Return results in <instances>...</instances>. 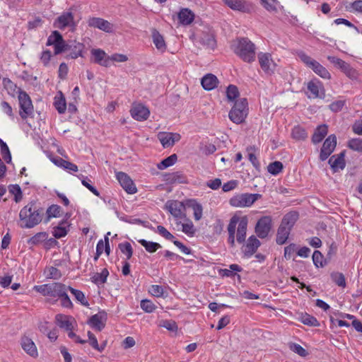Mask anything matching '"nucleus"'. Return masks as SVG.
<instances>
[{"mask_svg":"<svg viewBox=\"0 0 362 362\" xmlns=\"http://www.w3.org/2000/svg\"><path fill=\"white\" fill-rule=\"evenodd\" d=\"M45 209L37 200H32L23 206L19 213L23 228H33L42 221Z\"/></svg>","mask_w":362,"mask_h":362,"instance_id":"f257e3e1","label":"nucleus"},{"mask_svg":"<svg viewBox=\"0 0 362 362\" xmlns=\"http://www.w3.org/2000/svg\"><path fill=\"white\" fill-rule=\"evenodd\" d=\"M232 47L234 53L243 61L252 63L255 60V45L247 37L238 39Z\"/></svg>","mask_w":362,"mask_h":362,"instance_id":"f03ea898","label":"nucleus"},{"mask_svg":"<svg viewBox=\"0 0 362 362\" xmlns=\"http://www.w3.org/2000/svg\"><path fill=\"white\" fill-rule=\"evenodd\" d=\"M18 101L20 106L19 115L23 119L33 117L34 107L29 95L24 90L18 88Z\"/></svg>","mask_w":362,"mask_h":362,"instance_id":"7ed1b4c3","label":"nucleus"},{"mask_svg":"<svg viewBox=\"0 0 362 362\" xmlns=\"http://www.w3.org/2000/svg\"><path fill=\"white\" fill-rule=\"evenodd\" d=\"M262 197L260 194L243 193L237 194L230 199L229 203L235 207H248Z\"/></svg>","mask_w":362,"mask_h":362,"instance_id":"20e7f679","label":"nucleus"},{"mask_svg":"<svg viewBox=\"0 0 362 362\" xmlns=\"http://www.w3.org/2000/svg\"><path fill=\"white\" fill-rule=\"evenodd\" d=\"M272 227L271 216H264L261 217L255 226V233L259 238H265L269 235Z\"/></svg>","mask_w":362,"mask_h":362,"instance_id":"39448f33","label":"nucleus"},{"mask_svg":"<svg viewBox=\"0 0 362 362\" xmlns=\"http://www.w3.org/2000/svg\"><path fill=\"white\" fill-rule=\"evenodd\" d=\"M328 60L337 66L349 78L356 79L358 73L356 69L352 68L349 64L345 61L333 56H329Z\"/></svg>","mask_w":362,"mask_h":362,"instance_id":"423d86ee","label":"nucleus"},{"mask_svg":"<svg viewBox=\"0 0 362 362\" xmlns=\"http://www.w3.org/2000/svg\"><path fill=\"white\" fill-rule=\"evenodd\" d=\"M337 146V136L335 134L329 135L324 141L320 149V160L324 161L327 160L332 153L334 151Z\"/></svg>","mask_w":362,"mask_h":362,"instance_id":"0eeeda50","label":"nucleus"},{"mask_svg":"<svg viewBox=\"0 0 362 362\" xmlns=\"http://www.w3.org/2000/svg\"><path fill=\"white\" fill-rule=\"evenodd\" d=\"M165 209L175 218H185V206L183 202L177 200H169L165 205Z\"/></svg>","mask_w":362,"mask_h":362,"instance_id":"6e6552de","label":"nucleus"},{"mask_svg":"<svg viewBox=\"0 0 362 362\" xmlns=\"http://www.w3.org/2000/svg\"><path fill=\"white\" fill-rule=\"evenodd\" d=\"M54 26L60 30H64L66 27H71V30L75 29L76 23L74 21L73 13L71 12L63 13L55 20Z\"/></svg>","mask_w":362,"mask_h":362,"instance_id":"1a4fd4ad","label":"nucleus"},{"mask_svg":"<svg viewBox=\"0 0 362 362\" xmlns=\"http://www.w3.org/2000/svg\"><path fill=\"white\" fill-rule=\"evenodd\" d=\"M88 25L90 28H98L105 33H111L114 31V25L109 21L98 17H91L88 20Z\"/></svg>","mask_w":362,"mask_h":362,"instance_id":"9d476101","label":"nucleus"},{"mask_svg":"<svg viewBox=\"0 0 362 362\" xmlns=\"http://www.w3.org/2000/svg\"><path fill=\"white\" fill-rule=\"evenodd\" d=\"M116 177L120 185L128 194H133L137 192L134 183L127 173L118 172Z\"/></svg>","mask_w":362,"mask_h":362,"instance_id":"9b49d317","label":"nucleus"},{"mask_svg":"<svg viewBox=\"0 0 362 362\" xmlns=\"http://www.w3.org/2000/svg\"><path fill=\"white\" fill-rule=\"evenodd\" d=\"M258 59L260 67L264 73L269 75L274 74L276 64L274 63L269 53H259Z\"/></svg>","mask_w":362,"mask_h":362,"instance_id":"f8f14e48","label":"nucleus"},{"mask_svg":"<svg viewBox=\"0 0 362 362\" xmlns=\"http://www.w3.org/2000/svg\"><path fill=\"white\" fill-rule=\"evenodd\" d=\"M107 320V313L105 311H100L89 318L88 324L95 330L100 332L105 327Z\"/></svg>","mask_w":362,"mask_h":362,"instance_id":"ddd939ff","label":"nucleus"},{"mask_svg":"<svg viewBox=\"0 0 362 362\" xmlns=\"http://www.w3.org/2000/svg\"><path fill=\"white\" fill-rule=\"evenodd\" d=\"M163 180L167 184H187L189 182L187 177L181 171L165 173L163 175Z\"/></svg>","mask_w":362,"mask_h":362,"instance_id":"4468645a","label":"nucleus"},{"mask_svg":"<svg viewBox=\"0 0 362 362\" xmlns=\"http://www.w3.org/2000/svg\"><path fill=\"white\" fill-rule=\"evenodd\" d=\"M130 112L132 117L137 121L146 120L150 115L149 110L141 104L134 105Z\"/></svg>","mask_w":362,"mask_h":362,"instance_id":"2eb2a0df","label":"nucleus"},{"mask_svg":"<svg viewBox=\"0 0 362 362\" xmlns=\"http://www.w3.org/2000/svg\"><path fill=\"white\" fill-rule=\"evenodd\" d=\"M158 137L164 148L173 146L175 141L180 139L179 134L171 132H160Z\"/></svg>","mask_w":362,"mask_h":362,"instance_id":"dca6fc26","label":"nucleus"},{"mask_svg":"<svg viewBox=\"0 0 362 362\" xmlns=\"http://www.w3.org/2000/svg\"><path fill=\"white\" fill-rule=\"evenodd\" d=\"M346 151H342L337 155H333L329 159L328 163L330 165L333 171L337 172L339 169L343 170L346 166L345 161Z\"/></svg>","mask_w":362,"mask_h":362,"instance_id":"f3484780","label":"nucleus"},{"mask_svg":"<svg viewBox=\"0 0 362 362\" xmlns=\"http://www.w3.org/2000/svg\"><path fill=\"white\" fill-rule=\"evenodd\" d=\"M91 54L93 57V62L100 66L108 67L110 66V59L107 54L100 49H93Z\"/></svg>","mask_w":362,"mask_h":362,"instance_id":"a211bd4d","label":"nucleus"},{"mask_svg":"<svg viewBox=\"0 0 362 362\" xmlns=\"http://www.w3.org/2000/svg\"><path fill=\"white\" fill-rule=\"evenodd\" d=\"M230 8L243 13H249L250 6L243 0H222Z\"/></svg>","mask_w":362,"mask_h":362,"instance_id":"6ab92c4d","label":"nucleus"},{"mask_svg":"<svg viewBox=\"0 0 362 362\" xmlns=\"http://www.w3.org/2000/svg\"><path fill=\"white\" fill-rule=\"evenodd\" d=\"M23 349L30 356L36 358L38 356L37 347L31 339L23 336L21 340Z\"/></svg>","mask_w":362,"mask_h":362,"instance_id":"aec40b11","label":"nucleus"},{"mask_svg":"<svg viewBox=\"0 0 362 362\" xmlns=\"http://www.w3.org/2000/svg\"><path fill=\"white\" fill-rule=\"evenodd\" d=\"M199 41L203 46L211 49H214L216 46L215 35L211 32H202Z\"/></svg>","mask_w":362,"mask_h":362,"instance_id":"412c9836","label":"nucleus"},{"mask_svg":"<svg viewBox=\"0 0 362 362\" xmlns=\"http://www.w3.org/2000/svg\"><path fill=\"white\" fill-rule=\"evenodd\" d=\"M259 245L260 241L255 235L250 236L247 243L244 245L243 252L245 256L247 257L252 256L257 251Z\"/></svg>","mask_w":362,"mask_h":362,"instance_id":"4be33fe9","label":"nucleus"},{"mask_svg":"<svg viewBox=\"0 0 362 362\" xmlns=\"http://www.w3.org/2000/svg\"><path fill=\"white\" fill-rule=\"evenodd\" d=\"M247 223L248 220L247 216H245L240 218L238 226L236 235V240L239 244L243 243L245 240Z\"/></svg>","mask_w":362,"mask_h":362,"instance_id":"5701e85b","label":"nucleus"},{"mask_svg":"<svg viewBox=\"0 0 362 362\" xmlns=\"http://www.w3.org/2000/svg\"><path fill=\"white\" fill-rule=\"evenodd\" d=\"M240 221V218L238 216L235 215L230 218L229 224L228 226V243L232 247L235 246V228L237 223H239Z\"/></svg>","mask_w":362,"mask_h":362,"instance_id":"b1692460","label":"nucleus"},{"mask_svg":"<svg viewBox=\"0 0 362 362\" xmlns=\"http://www.w3.org/2000/svg\"><path fill=\"white\" fill-rule=\"evenodd\" d=\"M298 218V212L296 211H291L284 216L281 222V225L285 226L287 228H289V230H291Z\"/></svg>","mask_w":362,"mask_h":362,"instance_id":"393cba45","label":"nucleus"},{"mask_svg":"<svg viewBox=\"0 0 362 362\" xmlns=\"http://www.w3.org/2000/svg\"><path fill=\"white\" fill-rule=\"evenodd\" d=\"M201 83L204 90H211L217 87L218 80L215 75L207 74L202 78Z\"/></svg>","mask_w":362,"mask_h":362,"instance_id":"a878e982","label":"nucleus"},{"mask_svg":"<svg viewBox=\"0 0 362 362\" xmlns=\"http://www.w3.org/2000/svg\"><path fill=\"white\" fill-rule=\"evenodd\" d=\"M69 226L70 224L66 221V220H62L60 221L58 226L53 228L52 234L54 237L57 239L65 237L68 233Z\"/></svg>","mask_w":362,"mask_h":362,"instance_id":"bb28decb","label":"nucleus"},{"mask_svg":"<svg viewBox=\"0 0 362 362\" xmlns=\"http://www.w3.org/2000/svg\"><path fill=\"white\" fill-rule=\"evenodd\" d=\"M328 132V126L327 124L319 125L314 132L311 140L314 144L321 142Z\"/></svg>","mask_w":362,"mask_h":362,"instance_id":"cd10ccee","label":"nucleus"},{"mask_svg":"<svg viewBox=\"0 0 362 362\" xmlns=\"http://www.w3.org/2000/svg\"><path fill=\"white\" fill-rule=\"evenodd\" d=\"M68 288L69 286H66L65 284L59 282H54L50 284V291L49 296L54 298L57 297L59 299L63 293L65 291V290H68Z\"/></svg>","mask_w":362,"mask_h":362,"instance_id":"c85d7f7f","label":"nucleus"},{"mask_svg":"<svg viewBox=\"0 0 362 362\" xmlns=\"http://www.w3.org/2000/svg\"><path fill=\"white\" fill-rule=\"evenodd\" d=\"M178 18L181 24L189 25L194 19V14L189 8H182L178 13Z\"/></svg>","mask_w":362,"mask_h":362,"instance_id":"c756f323","label":"nucleus"},{"mask_svg":"<svg viewBox=\"0 0 362 362\" xmlns=\"http://www.w3.org/2000/svg\"><path fill=\"white\" fill-rule=\"evenodd\" d=\"M247 115V112L236 110L235 108H232L228 115L230 119L237 124L243 123Z\"/></svg>","mask_w":362,"mask_h":362,"instance_id":"7c9ffc66","label":"nucleus"},{"mask_svg":"<svg viewBox=\"0 0 362 362\" xmlns=\"http://www.w3.org/2000/svg\"><path fill=\"white\" fill-rule=\"evenodd\" d=\"M152 39L155 46L158 50L164 52L166 49V44L164 38L156 29L152 30Z\"/></svg>","mask_w":362,"mask_h":362,"instance_id":"2f4dec72","label":"nucleus"},{"mask_svg":"<svg viewBox=\"0 0 362 362\" xmlns=\"http://www.w3.org/2000/svg\"><path fill=\"white\" fill-rule=\"evenodd\" d=\"M289 228H286L280 224L276 233V242L278 245H284L286 243L291 233Z\"/></svg>","mask_w":362,"mask_h":362,"instance_id":"473e14b6","label":"nucleus"},{"mask_svg":"<svg viewBox=\"0 0 362 362\" xmlns=\"http://www.w3.org/2000/svg\"><path fill=\"white\" fill-rule=\"evenodd\" d=\"M69 317L63 314H57L55 316V320L57 325L65 329L66 331H71L73 329L72 324L69 320Z\"/></svg>","mask_w":362,"mask_h":362,"instance_id":"72a5a7b5","label":"nucleus"},{"mask_svg":"<svg viewBox=\"0 0 362 362\" xmlns=\"http://www.w3.org/2000/svg\"><path fill=\"white\" fill-rule=\"evenodd\" d=\"M62 208L60 206L57 204H52L49 206L46 211V218L45 223L49 221L52 218H57L61 216Z\"/></svg>","mask_w":362,"mask_h":362,"instance_id":"f704fd0d","label":"nucleus"},{"mask_svg":"<svg viewBox=\"0 0 362 362\" xmlns=\"http://www.w3.org/2000/svg\"><path fill=\"white\" fill-rule=\"evenodd\" d=\"M291 136L296 141H304L307 139L308 134L303 127L298 125L292 129Z\"/></svg>","mask_w":362,"mask_h":362,"instance_id":"c9c22d12","label":"nucleus"},{"mask_svg":"<svg viewBox=\"0 0 362 362\" xmlns=\"http://www.w3.org/2000/svg\"><path fill=\"white\" fill-rule=\"evenodd\" d=\"M187 206L194 211V217L196 221H199L202 216V206L194 199H190L187 202Z\"/></svg>","mask_w":362,"mask_h":362,"instance_id":"e433bc0d","label":"nucleus"},{"mask_svg":"<svg viewBox=\"0 0 362 362\" xmlns=\"http://www.w3.org/2000/svg\"><path fill=\"white\" fill-rule=\"evenodd\" d=\"M299 320L303 324L308 325V326H310V327H319L320 326V322L316 319V317L308 314L307 313H301L300 315Z\"/></svg>","mask_w":362,"mask_h":362,"instance_id":"4c0bfd02","label":"nucleus"},{"mask_svg":"<svg viewBox=\"0 0 362 362\" xmlns=\"http://www.w3.org/2000/svg\"><path fill=\"white\" fill-rule=\"evenodd\" d=\"M59 93L60 96H56L54 98V105L59 114H64L66 109V103L62 91H59Z\"/></svg>","mask_w":362,"mask_h":362,"instance_id":"58836bf2","label":"nucleus"},{"mask_svg":"<svg viewBox=\"0 0 362 362\" xmlns=\"http://www.w3.org/2000/svg\"><path fill=\"white\" fill-rule=\"evenodd\" d=\"M310 68L315 74L319 75L320 77L323 78H330V74L329 73V71L317 61H315V63L313 64V66Z\"/></svg>","mask_w":362,"mask_h":362,"instance_id":"ea45409f","label":"nucleus"},{"mask_svg":"<svg viewBox=\"0 0 362 362\" xmlns=\"http://www.w3.org/2000/svg\"><path fill=\"white\" fill-rule=\"evenodd\" d=\"M230 269H221L219 270V274L222 276L232 277L235 275L233 272H242L243 268L240 267L238 264H233L229 266Z\"/></svg>","mask_w":362,"mask_h":362,"instance_id":"a19ab883","label":"nucleus"},{"mask_svg":"<svg viewBox=\"0 0 362 362\" xmlns=\"http://www.w3.org/2000/svg\"><path fill=\"white\" fill-rule=\"evenodd\" d=\"M84 49V45L83 43L73 42V47L71 49V52L69 54V57L71 59H76L78 57H83L82 52Z\"/></svg>","mask_w":362,"mask_h":362,"instance_id":"79ce46f5","label":"nucleus"},{"mask_svg":"<svg viewBox=\"0 0 362 362\" xmlns=\"http://www.w3.org/2000/svg\"><path fill=\"white\" fill-rule=\"evenodd\" d=\"M177 160V156L175 153L170 155V156L167 157L166 158L163 159L158 163L157 168L159 170H164L170 166H172L174 165Z\"/></svg>","mask_w":362,"mask_h":362,"instance_id":"37998d69","label":"nucleus"},{"mask_svg":"<svg viewBox=\"0 0 362 362\" xmlns=\"http://www.w3.org/2000/svg\"><path fill=\"white\" fill-rule=\"evenodd\" d=\"M48 238V233L47 232H40L36 233L35 235L31 237L28 240V245H37L44 241H45Z\"/></svg>","mask_w":362,"mask_h":362,"instance_id":"c03bdc74","label":"nucleus"},{"mask_svg":"<svg viewBox=\"0 0 362 362\" xmlns=\"http://www.w3.org/2000/svg\"><path fill=\"white\" fill-rule=\"evenodd\" d=\"M138 242L150 253L155 252L158 249L161 247V245L155 242L147 241L144 239H141Z\"/></svg>","mask_w":362,"mask_h":362,"instance_id":"a18cd8bd","label":"nucleus"},{"mask_svg":"<svg viewBox=\"0 0 362 362\" xmlns=\"http://www.w3.org/2000/svg\"><path fill=\"white\" fill-rule=\"evenodd\" d=\"M313 261L315 266L317 268L323 267L327 264V259L324 258L322 252L319 250H315L313 252Z\"/></svg>","mask_w":362,"mask_h":362,"instance_id":"49530a36","label":"nucleus"},{"mask_svg":"<svg viewBox=\"0 0 362 362\" xmlns=\"http://www.w3.org/2000/svg\"><path fill=\"white\" fill-rule=\"evenodd\" d=\"M69 291L74 296L75 298L81 303V305L84 306H88L89 303L86 300L84 293L77 289H75L71 286H69Z\"/></svg>","mask_w":362,"mask_h":362,"instance_id":"de8ad7c7","label":"nucleus"},{"mask_svg":"<svg viewBox=\"0 0 362 362\" xmlns=\"http://www.w3.org/2000/svg\"><path fill=\"white\" fill-rule=\"evenodd\" d=\"M8 191L11 194L14 195V201L18 203L23 198V193L21 188L18 185H10L8 186Z\"/></svg>","mask_w":362,"mask_h":362,"instance_id":"09e8293b","label":"nucleus"},{"mask_svg":"<svg viewBox=\"0 0 362 362\" xmlns=\"http://www.w3.org/2000/svg\"><path fill=\"white\" fill-rule=\"evenodd\" d=\"M347 146L355 151L362 153V139L354 138L348 141Z\"/></svg>","mask_w":362,"mask_h":362,"instance_id":"8fccbe9b","label":"nucleus"},{"mask_svg":"<svg viewBox=\"0 0 362 362\" xmlns=\"http://www.w3.org/2000/svg\"><path fill=\"white\" fill-rule=\"evenodd\" d=\"M118 247L126 255L127 259H129L132 257L133 248L129 242L119 243Z\"/></svg>","mask_w":362,"mask_h":362,"instance_id":"3c124183","label":"nucleus"},{"mask_svg":"<svg viewBox=\"0 0 362 362\" xmlns=\"http://www.w3.org/2000/svg\"><path fill=\"white\" fill-rule=\"evenodd\" d=\"M331 279L333 282H334L337 286L341 287H346V280L345 276L342 273L340 272H332L330 275Z\"/></svg>","mask_w":362,"mask_h":362,"instance_id":"603ef678","label":"nucleus"},{"mask_svg":"<svg viewBox=\"0 0 362 362\" xmlns=\"http://www.w3.org/2000/svg\"><path fill=\"white\" fill-rule=\"evenodd\" d=\"M283 168L284 165L280 161L272 162L267 166L268 172L273 175H278L280 172H281Z\"/></svg>","mask_w":362,"mask_h":362,"instance_id":"864d4df0","label":"nucleus"},{"mask_svg":"<svg viewBox=\"0 0 362 362\" xmlns=\"http://www.w3.org/2000/svg\"><path fill=\"white\" fill-rule=\"evenodd\" d=\"M240 95L238 88L235 85H229L226 90V96L229 101H234Z\"/></svg>","mask_w":362,"mask_h":362,"instance_id":"5fc2aeb1","label":"nucleus"},{"mask_svg":"<svg viewBox=\"0 0 362 362\" xmlns=\"http://www.w3.org/2000/svg\"><path fill=\"white\" fill-rule=\"evenodd\" d=\"M109 275V272L107 269H103L100 273H96L93 276V281L98 284H102L106 282L107 278Z\"/></svg>","mask_w":362,"mask_h":362,"instance_id":"6e6d98bb","label":"nucleus"},{"mask_svg":"<svg viewBox=\"0 0 362 362\" xmlns=\"http://www.w3.org/2000/svg\"><path fill=\"white\" fill-rule=\"evenodd\" d=\"M62 39H63V37L59 31H57V30L52 31V34L49 36V37L47 39V42L46 45L47 46H50V45L55 46V45H57L59 42V41L62 40Z\"/></svg>","mask_w":362,"mask_h":362,"instance_id":"4d7b16f0","label":"nucleus"},{"mask_svg":"<svg viewBox=\"0 0 362 362\" xmlns=\"http://www.w3.org/2000/svg\"><path fill=\"white\" fill-rule=\"evenodd\" d=\"M308 89L313 95L314 98H323L325 97V93H320L319 86L313 81H310L308 84Z\"/></svg>","mask_w":362,"mask_h":362,"instance_id":"13d9d810","label":"nucleus"},{"mask_svg":"<svg viewBox=\"0 0 362 362\" xmlns=\"http://www.w3.org/2000/svg\"><path fill=\"white\" fill-rule=\"evenodd\" d=\"M261 5L268 11H276L277 0H259Z\"/></svg>","mask_w":362,"mask_h":362,"instance_id":"bf43d9fd","label":"nucleus"},{"mask_svg":"<svg viewBox=\"0 0 362 362\" xmlns=\"http://www.w3.org/2000/svg\"><path fill=\"white\" fill-rule=\"evenodd\" d=\"M247 100L246 98H240L235 100V104L232 108L236 110H243V112H247Z\"/></svg>","mask_w":362,"mask_h":362,"instance_id":"052dcab7","label":"nucleus"},{"mask_svg":"<svg viewBox=\"0 0 362 362\" xmlns=\"http://www.w3.org/2000/svg\"><path fill=\"white\" fill-rule=\"evenodd\" d=\"M141 308L145 312L150 313L153 312L156 307L152 301L145 299L141 301Z\"/></svg>","mask_w":362,"mask_h":362,"instance_id":"680f3d73","label":"nucleus"},{"mask_svg":"<svg viewBox=\"0 0 362 362\" xmlns=\"http://www.w3.org/2000/svg\"><path fill=\"white\" fill-rule=\"evenodd\" d=\"M78 177L79 178H82L81 183L84 187H86L87 189H88L95 196L100 197V192L98 191V189L94 186H93L88 183V182L87 181V177H85L83 175H80Z\"/></svg>","mask_w":362,"mask_h":362,"instance_id":"e2e57ef3","label":"nucleus"},{"mask_svg":"<svg viewBox=\"0 0 362 362\" xmlns=\"http://www.w3.org/2000/svg\"><path fill=\"white\" fill-rule=\"evenodd\" d=\"M67 291L68 290H65V291L63 293V294L62 295V296L59 298L61 300V305L62 307L66 308H72L73 304H72V302H71L70 298L69 297V296L67 294Z\"/></svg>","mask_w":362,"mask_h":362,"instance_id":"0e129e2a","label":"nucleus"},{"mask_svg":"<svg viewBox=\"0 0 362 362\" xmlns=\"http://www.w3.org/2000/svg\"><path fill=\"white\" fill-rule=\"evenodd\" d=\"M182 232L187 234L189 236H194L196 232V229L194 227V225L192 221L189 223H182Z\"/></svg>","mask_w":362,"mask_h":362,"instance_id":"69168bd1","label":"nucleus"},{"mask_svg":"<svg viewBox=\"0 0 362 362\" xmlns=\"http://www.w3.org/2000/svg\"><path fill=\"white\" fill-rule=\"evenodd\" d=\"M298 57L300 59V60L304 62L307 66H308L310 68L313 66V64L315 63V60L312 59L310 57L307 55L303 52H299L298 53Z\"/></svg>","mask_w":362,"mask_h":362,"instance_id":"338daca9","label":"nucleus"},{"mask_svg":"<svg viewBox=\"0 0 362 362\" xmlns=\"http://www.w3.org/2000/svg\"><path fill=\"white\" fill-rule=\"evenodd\" d=\"M160 326L165 327V329H167L169 331H177V325L176 324V322L174 321V320H163L161 322H160Z\"/></svg>","mask_w":362,"mask_h":362,"instance_id":"774afa93","label":"nucleus"}]
</instances>
